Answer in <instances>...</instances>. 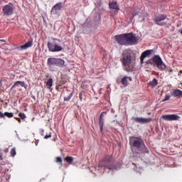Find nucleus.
Returning <instances> with one entry per match:
<instances>
[{"label": "nucleus", "instance_id": "nucleus-1", "mask_svg": "<svg viewBox=\"0 0 182 182\" xmlns=\"http://www.w3.org/2000/svg\"><path fill=\"white\" fill-rule=\"evenodd\" d=\"M129 144H131L132 151L134 153L140 154V153L146 151V144H144V141L140 137L131 136L129 138Z\"/></svg>", "mask_w": 182, "mask_h": 182}, {"label": "nucleus", "instance_id": "nucleus-2", "mask_svg": "<svg viewBox=\"0 0 182 182\" xmlns=\"http://www.w3.org/2000/svg\"><path fill=\"white\" fill-rule=\"evenodd\" d=\"M113 158L111 156H107L98 165L101 168H107L108 170H120L122 164L118 163L117 165H112Z\"/></svg>", "mask_w": 182, "mask_h": 182}, {"label": "nucleus", "instance_id": "nucleus-3", "mask_svg": "<svg viewBox=\"0 0 182 182\" xmlns=\"http://www.w3.org/2000/svg\"><path fill=\"white\" fill-rule=\"evenodd\" d=\"M48 65L50 68V69L55 72L58 69L56 68H54L53 66H58V68H63L65 65V60L62 58H48Z\"/></svg>", "mask_w": 182, "mask_h": 182}, {"label": "nucleus", "instance_id": "nucleus-4", "mask_svg": "<svg viewBox=\"0 0 182 182\" xmlns=\"http://www.w3.org/2000/svg\"><path fill=\"white\" fill-rule=\"evenodd\" d=\"M60 42H62L60 39L53 38L52 43L48 42L47 46L48 50H50V52H62L63 47L59 45Z\"/></svg>", "mask_w": 182, "mask_h": 182}, {"label": "nucleus", "instance_id": "nucleus-5", "mask_svg": "<svg viewBox=\"0 0 182 182\" xmlns=\"http://www.w3.org/2000/svg\"><path fill=\"white\" fill-rule=\"evenodd\" d=\"M121 62L124 68V70H129L128 68L129 66H130V64L132 63V56L129 55L127 53L124 52V53H122V57L121 58Z\"/></svg>", "mask_w": 182, "mask_h": 182}, {"label": "nucleus", "instance_id": "nucleus-6", "mask_svg": "<svg viewBox=\"0 0 182 182\" xmlns=\"http://www.w3.org/2000/svg\"><path fill=\"white\" fill-rule=\"evenodd\" d=\"M152 60L159 70H166V64L163 62V60L160 56L154 55L152 58Z\"/></svg>", "mask_w": 182, "mask_h": 182}, {"label": "nucleus", "instance_id": "nucleus-7", "mask_svg": "<svg viewBox=\"0 0 182 182\" xmlns=\"http://www.w3.org/2000/svg\"><path fill=\"white\" fill-rule=\"evenodd\" d=\"M155 22L156 25L164 26V25H167L168 18L166 15H159L155 18Z\"/></svg>", "mask_w": 182, "mask_h": 182}, {"label": "nucleus", "instance_id": "nucleus-8", "mask_svg": "<svg viewBox=\"0 0 182 182\" xmlns=\"http://www.w3.org/2000/svg\"><path fill=\"white\" fill-rule=\"evenodd\" d=\"M127 38V45H136L139 39L133 33H125Z\"/></svg>", "mask_w": 182, "mask_h": 182}, {"label": "nucleus", "instance_id": "nucleus-9", "mask_svg": "<svg viewBox=\"0 0 182 182\" xmlns=\"http://www.w3.org/2000/svg\"><path fill=\"white\" fill-rule=\"evenodd\" d=\"M161 118L166 122H180V116L176 114L162 115Z\"/></svg>", "mask_w": 182, "mask_h": 182}, {"label": "nucleus", "instance_id": "nucleus-10", "mask_svg": "<svg viewBox=\"0 0 182 182\" xmlns=\"http://www.w3.org/2000/svg\"><path fill=\"white\" fill-rule=\"evenodd\" d=\"M2 11L4 15H6V16H11V15L14 14V5L9 3L3 7Z\"/></svg>", "mask_w": 182, "mask_h": 182}, {"label": "nucleus", "instance_id": "nucleus-11", "mask_svg": "<svg viewBox=\"0 0 182 182\" xmlns=\"http://www.w3.org/2000/svg\"><path fill=\"white\" fill-rule=\"evenodd\" d=\"M114 38L117 41V43H119V45L127 46L126 33L117 35L114 36Z\"/></svg>", "mask_w": 182, "mask_h": 182}, {"label": "nucleus", "instance_id": "nucleus-12", "mask_svg": "<svg viewBox=\"0 0 182 182\" xmlns=\"http://www.w3.org/2000/svg\"><path fill=\"white\" fill-rule=\"evenodd\" d=\"M132 120H134L136 123H140L141 124H147V123H150L153 119L151 118L133 117Z\"/></svg>", "mask_w": 182, "mask_h": 182}, {"label": "nucleus", "instance_id": "nucleus-13", "mask_svg": "<svg viewBox=\"0 0 182 182\" xmlns=\"http://www.w3.org/2000/svg\"><path fill=\"white\" fill-rule=\"evenodd\" d=\"M62 11V3H57L50 11L51 15H58L59 11Z\"/></svg>", "mask_w": 182, "mask_h": 182}, {"label": "nucleus", "instance_id": "nucleus-14", "mask_svg": "<svg viewBox=\"0 0 182 182\" xmlns=\"http://www.w3.org/2000/svg\"><path fill=\"white\" fill-rule=\"evenodd\" d=\"M33 43L32 41H27L24 45L18 46L16 48V50L21 51V50H26L28 48H32Z\"/></svg>", "mask_w": 182, "mask_h": 182}, {"label": "nucleus", "instance_id": "nucleus-15", "mask_svg": "<svg viewBox=\"0 0 182 182\" xmlns=\"http://www.w3.org/2000/svg\"><path fill=\"white\" fill-rule=\"evenodd\" d=\"M153 52H154V50H146L144 51L141 55V63H143L145 58H147V56H150V55H151Z\"/></svg>", "mask_w": 182, "mask_h": 182}, {"label": "nucleus", "instance_id": "nucleus-16", "mask_svg": "<svg viewBox=\"0 0 182 182\" xmlns=\"http://www.w3.org/2000/svg\"><path fill=\"white\" fill-rule=\"evenodd\" d=\"M106 113L105 112H102L99 117V126H100V132H103V126L105 125V119H103L104 115L103 114Z\"/></svg>", "mask_w": 182, "mask_h": 182}, {"label": "nucleus", "instance_id": "nucleus-17", "mask_svg": "<svg viewBox=\"0 0 182 182\" xmlns=\"http://www.w3.org/2000/svg\"><path fill=\"white\" fill-rule=\"evenodd\" d=\"M129 82H132V77L124 76V77H122L121 83L124 87H126V86L129 85Z\"/></svg>", "mask_w": 182, "mask_h": 182}, {"label": "nucleus", "instance_id": "nucleus-18", "mask_svg": "<svg viewBox=\"0 0 182 182\" xmlns=\"http://www.w3.org/2000/svg\"><path fill=\"white\" fill-rule=\"evenodd\" d=\"M21 86V87H28V85H25V82L23 81H16L11 87V89H14V87H16V86L19 85Z\"/></svg>", "mask_w": 182, "mask_h": 182}, {"label": "nucleus", "instance_id": "nucleus-19", "mask_svg": "<svg viewBox=\"0 0 182 182\" xmlns=\"http://www.w3.org/2000/svg\"><path fill=\"white\" fill-rule=\"evenodd\" d=\"M171 95L174 97H182V91L181 90L176 89L172 92Z\"/></svg>", "mask_w": 182, "mask_h": 182}, {"label": "nucleus", "instance_id": "nucleus-20", "mask_svg": "<svg viewBox=\"0 0 182 182\" xmlns=\"http://www.w3.org/2000/svg\"><path fill=\"white\" fill-rule=\"evenodd\" d=\"M109 6L110 9H114L115 11H117V9H119V6L117 5V2L116 1H112L109 3Z\"/></svg>", "mask_w": 182, "mask_h": 182}, {"label": "nucleus", "instance_id": "nucleus-21", "mask_svg": "<svg viewBox=\"0 0 182 182\" xmlns=\"http://www.w3.org/2000/svg\"><path fill=\"white\" fill-rule=\"evenodd\" d=\"M158 83L159 82L157 81V79L154 78L153 80L149 82V85L152 86V87H154L157 86Z\"/></svg>", "mask_w": 182, "mask_h": 182}, {"label": "nucleus", "instance_id": "nucleus-22", "mask_svg": "<svg viewBox=\"0 0 182 182\" xmlns=\"http://www.w3.org/2000/svg\"><path fill=\"white\" fill-rule=\"evenodd\" d=\"M46 85H47L48 89H50V87H51L52 86H53V79L50 78V79L47 81Z\"/></svg>", "mask_w": 182, "mask_h": 182}, {"label": "nucleus", "instance_id": "nucleus-23", "mask_svg": "<svg viewBox=\"0 0 182 182\" xmlns=\"http://www.w3.org/2000/svg\"><path fill=\"white\" fill-rule=\"evenodd\" d=\"M139 12L137 10H134L132 14V16L130 17V21L132 22V21H133V18H134V16H137V15H139Z\"/></svg>", "mask_w": 182, "mask_h": 182}, {"label": "nucleus", "instance_id": "nucleus-24", "mask_svg": "<svg viewBox=\"0 0 182 182\" xmlns=\"http://www.w3.org/2000/svg\"><path fill=\"white\" fill-rule=\"evenodd\" d=\"M65 160L67 161V163H68V164L73 163V158L72 156H67L65 157Z\"/></svg>", "mask_w": 182, "mask_h": 182}, {"label": "nucleus", "instance_id": "nucleus-25", "mask_svg": "<svg viewBox=\"0 0 182 182\" xmlns=\"http://www.w3.org/2000/svg\"><path fill=\"white\" fill-rule=\"evenodd\" d=\"M73 96V92H71L68 97L64 98L65 102H69L70 99H72V97Z\"/></svg>", "mask_w": 182, "mask_h": 182}, {"label": "nucleus", "instance_id": "nucleus-26", "mask_svg": "<svg viewBox=\"0 0 182 182\" xmlns=\"http://www.w3.org/2000/svg\"><path fill=\"white\" fill-rule=\"evenodd\" d=\"M4 116H6V117H9V118L14 117V113H12V112H4Z\"/></svg>", "mask_w": 182, "mask_h": 182}, {"label": "nucleus", "instance_id": "nucleus-27", "mask_svg": "<svg viewBox=\"0 0 182 182\" xmlns=\"http://www.w3.org/2000/svg\"><path fill=\"white\" fill-rule=\"evenodd\" d=\"M18 116L19 117H21L22 120H24V119H26V115H25V113L20 112L18 114Z\"/></svg>", "mask_w": 182, "mask_h": 182}, {"label": "nucleus", "instance_id": "nucleus-28", "mask_svg": "<svg viewBox=\"0 0 182 182\" xmlns=\"http://www.w3.org/2000/svg\"><path fill=\"white\" fill-rule=\"evenodd\" d=\"M11 155L12 157H15L16 156V151L15 150V148H13L11 151Z\"/></svg>", "mask_w": 182, "mask_h": 182}, {"label": "nucleus", "instance_id": "nucleus-29", "mask_svg": "<svg viewBox=\"0 0 182 182\" xmlns=\"http://www.w3.org/2000/svg\"><path fill=\"white\" fill-rule=\"evenodd\" d=\"M170 100V95H166L165 97V99L162 100V102H167V100Z\"/></svg>", "mask_w": 182, "mask_h": 182}, {"label": "nucleus", "instance_id": "nucleus-30", "mask_svg": "<svg viewBox=\"0 0 182 182\" xmlns=\"http://www.w3.org/2000/svg\"><path fill=\"white\" fill-rule=\"evenodd\" d=\"M63 160L62 158L60 156H58L56 158V163H62Z\"/></svg>", "mask_w": 182, "mask_h": 182}, {"label": "nucleus", "instance_id": "nucleus-31", "mask_svg": "<svg viewBox=\"0 0 182 182\" xmlns=\"http://www.w3.org/2000/svg\"><path fill=\"white\" fill-rule=\"evenodd\" d=\"M50 137H52V133H50V134H48V135H46L44 136V139H50Z\"/></svg>", "mask_w": 182, "mask_h": 182}, {"label": "nucleus", "instance_id": "nucleus-32", "mask_svg": "<svg viewBox=\"0 0 182 182\" xmlns=\"http://www.w3.org/2000/svg\"><path fill=\"white\" fill-rule=\"evenodd\" d=\"M4 117H5V113L0 112V119H4Z\"/></svg>", "mask_w": 182, "mask_h": 182}, {"label": "nucleus", "instance_id": "nucleus-33", "mask_svg": "<svg viewBox=\"0 0 182 182\" xmlns=\"http://www.w3.org/2000/svg\"><path fill=\"white\" fill-rule=\"evenodd\" d=\"M0 42H6V41L5 39H1Z\"/></svg>", "mask_w": 182, "mask_h": 182}, {"label": "nucleus", "instance_id": "nucleus-34", "mask_svg": "<svg viewBox=\"0 0 182 182\" xmlns=\"http://www.w3.org/2000/svg\"><path fill=\"white\" fill-rule=\"evenodd\" d=\"M79 97H80V100H82V94H80Z\"/></svg>", "mask_w": 182, "mask_h": 182}, {"label": "nucleus", "instance_id": "nucleus-35", "mask_svg": "<svg viewBox=\"0 0 182 182\" xmlns=\"http://www.w3.org/2000/svg\"><path fill=\"white\" fill-rule=\"evenodd\" d=\"M41 132H42V133H43V132H45V130L42 129V131H41Z\"/></svg>", "mask_w": 182, "mask_h": 182}, {"label": "nucleus", "instance_id": "nucleus-36", "mask_svg": "<svg viewBox=\"0 0 182 182\" xmlns=\"http://www.w3.org/2000/svg\"><path fill=\"white\" fill-rule=\"evenodd\" d=\"M34 119H34V118H33V119H32V122H33V120H34Z\"/></svg>", "mask_w": 182, "mask_h": 182}, {"label": "nucleus", "instance_id": "nucleus-37", "mask_svg": "<svg viewBox=\"0 0 182 182\" xmlns=\"http://www.w3.org/2000/svg\"><path fill=\"white\" fill-rule=\"evenodd\" d=\"M179 73H182V71H180Z\"/></svg>", "mask_w": 182, "mask_h": 182}]
</instances>
